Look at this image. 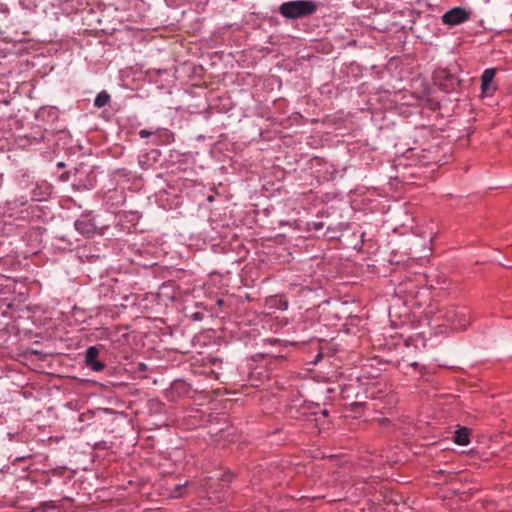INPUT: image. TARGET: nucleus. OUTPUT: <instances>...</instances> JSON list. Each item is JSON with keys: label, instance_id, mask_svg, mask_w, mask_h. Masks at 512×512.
I'll use <instances>...</instances> for the list:
<instances>
[{"label": "nucleus", "instance_id": "1", "mask_svg": "<svg viewBox=\"0 0 512 512\" xmlns=\"http://www.w3.org/2000/svg\"><path fill=\"white\" fill-rule=\"evenodd\" d=\"M318 5L312 0H293L284 2L279 7V13L288 19H299L310 16L317 11Z\"/></svg>", "mask_w": 512, "mask_h": 512}, {"label": "nucleus", "instance_id": "2", "mask_svg": "<svg viewBox=\"0 0 512 512\" xmlns=\"http://www.w3.org/2000/svg\"><path fill=\"white\" fill-rule=\"evenodd\" d=\"M469 310L465 307H448L442 312V318L454 329H465L469 324Z\"/></svg>", "mask_w": 512, "mask_h": 512}, {"label": "nucleus", "instance_id": "3", "mask_svg": "<svg viewBox=\"0 0 512 512\" xmlns=\"http://www.w3.org/2000/svg\"><path fill=\"white\" fill-rule=\"evenodd\" d=\"M470 12L461 7H455L442 16V22L446 25H459L469 19Z\"/></svg>", "mask_w": 512, "mask_h": 512}, {"label": "nucleus", "instance_id": "4", "mask_svg": "<svg viewBox=\"0 0 512 512\" xmlns=\"http://www.w3.org/2000/svg\"><path fill=\"white\" fill-rule=\"evenodd\" d=\"M99 355V349L95 346H91L86 350L85 362L88 367L93 371L100 372L104 369V363L97 361Z\"/></svg>", "mask_w": 512, "mask_h": 512}, {"label": "nucleus", "instance_id": "5", "mask_svg": "<svg viewBox=\"0 0 512 512\" xmlns=\"http://www.w3.org/2000/svg\"><path fill=\"white\" fill-rule=\"evenodd\" d=\"M74 226L77 231L88 237L92 235L96 229L95 224L87 216L81 217L80 219L76 220Z\"/></svg>", "mask_w": 512, "mask_h": 512}, {"label": "nucleus", "instance_id": "6", "mask_svg": "<svg viewBox=\"0 0 512 512\" xmlns=\"http://www.w3.org/2000/svg\"><path fill=\"white\" fill-rule=\"evenodd\" d=\"M454 441L456 444L461 445V446L468 445L470 442L469 430L465 427L459 428L455 432Z\"/></svg>", "mask_w": 512, "mask_h": 512}, {"label": "nucleus", "instance_id": "7", "mask_svg": "<svg viewBox=\"0 0 512 512\" xmlns=\"http://www.w3.org/2000/svg\"><path fill=\"white\" fill-rule=\"evenodd\" d=\"M109 101H110V95L106 92H100L94 100V105L97 108H102L105 105H107Z\"/></svg>", "mask_w": 512, "mask_h": 512}, {"label": "nucleus", "instance_id": "8", "mask_svg": "<svg viewBox=\"0 0 512 512\" xmlns=\"http://www.w3.org/2000/svg\"><path fill=\"white\" fill-rule=\"evenodd\" d=\"M495 74H496V70L493 68L484 70V72L481 76V82L492 83L494 80Z\"/></svg>", "mask_w": 512, "mask_h": 512}, {"label": "nucleus", "instance_id": "9", "mask_svg": "<svg viewBox=\"0 0 512 512\" xmlns=\"http://www.w3.org/2000/svg\"><path fill=\"white\" fill-rule=\"evenodd\" d=\"M481 89H482V94L485 95V96H489V95H492L494 93V91L496 90V87L495 85L492 83H483L481 82Z\"/></svg>", "mask_w": 512, "mask_h": 512}, {"label": "nucleus", "instance_id": "10", "mask_svg": "<svg viewBox=\"0 0 512 512\" xmlns=\"http://www.w3.org/2000/svg\"><path fill=\"white\" fill-rule=\"evenodd\" d=\"M186 486H187V483L184 485H176L175 489L171 493V497H173V498L181 497L183 495V490Z\"/></svg>", "mask_w": 512, "mask_h": 512}, {"label": "nucleus", "instance_id": "11", "mask_svg": "<svg viewBox=\"0 0 512 512\" xmlns=\"http://www.w3.org/2000/svg\"><path fill=\"white\" fill-rule=\"evenodd\" d=\"M151 134H152V132H150V131H148V130H145V129H143V130H140V131H139V136H140L141 138H147V137H149Z\"/></svg>", "mask_w": 512, "mask_h": 512}]
</instances>
